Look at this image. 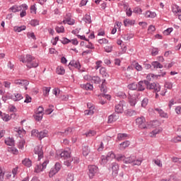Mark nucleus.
Instances as JSON below:
<instances>
[{"instance_id": "f257e3e1", "label": "nucleus", "mask_w": 181, "mask_h": 181, "mask_svg": "<svg viewBox=\"0 0 181 181\" xmlns=\"http://www.w3.org/2000/svg\"><path fill=\"white\" fill-rule=\"evenodd\" d=\"M19 60L20 62H22V63H24L28 69H33L39 66V61L36 60L35 57L29 54L21 56Z\"/></svg>"}, {"instance_id": "f03ea898", "label": "nucleus", "mask_w": 181, "mask_h": 181, "mask_svg": "<svg viewBox=\"0 0 181 181\" xmlns=\"http://www.w3.org/2000/svg\"><path fill=\"white\" fill-rule=\"evenodd\" d=\"M124 163H132L133 166H139L142 163L141 159H136L134 156L124 158Z\"/></svg>"}, {"instance_id": "7ed1b4c3", "label": "nucleus", "mask_w": 181, "mask_h": 181, "mask_svg": "<svg viewBox=\"0 0 181 181\" xmlns=\"http://www.w3.org/2000/svg\"><path fill=\"white\" fill-rule=\"evenodd\" d=\"M136 124L138 125L139 128H141V129H146V128H149V124H146V120L144 117L136 118Z\"/></svg>"}, {"instance_id": "20e7f679", "label": "nucleus", "mask_w": 181, "mask_h": 181, "mask_svg": "<svg viewBox=\"0 0 181 181\" xmlns=\"http://www.w3.org/2000/svg\"><path fill=\"white\" fill-rule=\"evenodd\" d=\"M145 85L146 86L148 90H153L156 93H159V91H160V85H159V83H149V81H145Z\"/></svg>"}, {"instance_id": "39448f33", "label": "nucleus", "mask_w": 181, "mask_h": 181, "mask_svg": "<svg viewBox=\"0 0 181 181\" xmlns=\"http://www.w3.org/2000/svg\"><path fill=\"white\" fill-rule=\"evenodd\" d=\"M49 163V160H45L42 164H37L34 168L35 173H40L43 172L46 168H47V164Z\"/></svg>"}, {"instance_id": "423d86ee", "label": "nucleus", "mask_w": 181, "mask_h": 181, "mask_svg": "<svg viewBox=\"0 0 181 181\" xmlns=\"http://www.w3.org/2000/svg\"><path fill=\"white\" fill-rule=\"evenodd\" d=\"M62 169V165L59 163H57L54 167H52L49 172V177H53L59 170Z\"/></svg>"}, {"instance_id": "0eeeda50", "label": "nucleus", "mask_w": 181, "mask_h": 181, "mask_svg": "<svg viewBox=\"0 0 181 181\" xmlns=\"http://www.w3.org/2000/svg\"><path fill=\"white\" fill-rule=\"evenodd\" d=\"M88 176L90 179H93L98 173V167L94 165H88Z\"/></svg>"}, {"instance_id": "6e6552de", "label": "nucleus", "mask_w": 181, "mask_h": 181, "mask_svg": "<svg viewBox=\"0 0 181 181\" xmlns=\"http://www.w3.org/2000/svg\"><path fill=\"white\" fill-rule=\"evenodd\" d=\"M124 107H125V102L120 101L117 105H115V112L117 114H122V112H124Z\"/></svg>"}, {"instance_id": "1a4fd4ad", "label": "nucleus", "mask_w": 181, "mask_h": 181, "mask_svg": "<svg viewBox=\"0 0 181 181\" xmlns=\"http://www.w3.org/2000/svg\"><path fill=\"white\" fill-rule=\"evenodd\" d=\"M74 131V128L73 127H69L67 128L64 132H59L57 133L58 136H67L69 135H71L73 134V132Z\"/></svg>"}, {"instance_id": "9d476101", "label": "nucleus", "mask_w": 181, "mask_h": 181, "mask_svg": "<svg viewBox=\"0 0 181 181\" xmlns=\"http://www.w3.org/2000/svg\"><path fill=\"white\" fill-rule=\"evenodd\" d=\"M34 153L38 156V159L40 160L43 158V150H42V146H37L34 148Z\"/></svg>"}, {"instance_id": "9b49d317", "label": "nucleus", "mask_w": 181, "mask_h": 181, "mask_svg": "<svg viewBox=\"0 0 181 181\" xmlns=\"http://www.w3.org/2000/svg\"><path fill=\"white\" fill-rule=\"evenodd\" d=\"M138 94H134L130 97H129V103L132 107H135L136 104V101H138Z\"/></svg>"}, {"instance_id": "f8f14e48", "label": "nucleus", "mask_w": 181, "mask_h": 181, "mask_svg": "<svg viewBox=\"0 0 181 181\" xmlns=\"http://www.w3.org/2000/svg\"><path fill=\"white\" fill-rule=\"evenodd\" d=\"M112 176H114V177H115V176H117V175H118V170L119 169V166L118 165V164L117 163H113L112 164Z\"/></svg>"}, {"instance_id": "ddd939ff", "label": "nucleus", "mask_w": 181, "mask_h": 181, "mask_svg": "<svg viewBox=\"0 0 181 181\" xmlns=\"http://www.w3.org/2000/svg\"><path fill=\"white\" fill-rule=\"evenodd\" d=\"M165 74H166V73H165V72L163 74H160V75H155L153 74H148L146 76V80H148V81H152V80H153L155 78H157L158 76L163 77V76H165Z\"/></svg>"}, {"instance_id": "4468645a", "label": "nucleus", "mask_w": 181, "mask_h": 181, "mask_svg": "<svg viewBox=\"0 0 181 181\" xmlns=\"http://www.w3.org/2000/svg\"><path fill=\"white\" fill-rule=\"evenodd\" d=\"M156 112H158L160 115V117H161V118H169V116L168 115V113L165 112V111H163L162 109H159L158 107L154 109Z\"/></svg>"}, {"instance_id": "2eb2a0df", "label": "nucleus", "mask_w": 181, "mask_h": 181, "mask_svg": "<svg viewBox=\"0 0 181 181\" xmlns=\"http://www.w3.org/2000/svg\"><path fill=\"white\" fill-rule=\"evenodd\" d=\"M129 145H131V142H129V141H125L119 144V149H120V151H124L126 148H128Z\"/></svg>"}, {"instance_id": "dca6fc26", "label": "nucleus", "mask_w": 181, "mask_h": 181, "mask_svg": "<svg viewBox=\"0 0 181 181\" xmlns=\"http://www.w3.org/2000/svg\"><path fill=\"white\" fill-rule=\"evenodd\" d=\"M67 16L68 18H66V19L63 21V23H64V25H66V23L68 25H74L75 22L74 20L71 18V14H68Z\"/></svg>"}, {"instance_id": "f3484780", "label": "nucleus", "mask_w": 181, "mask_h": 181, "mask_svg": "<svg viewBox=\"0 0 181 181\" xmlns=\"http://www.w3.org/2000/svg\"><path fill=\"white\" fill-rule=\"evenodd\" d=\"M26 11H28V5L22 4L21 9V12L20 13L21 18H23L24 16H26Z\"/></svg>"}, {"instance_id": "a211bd4d", "label": "nucleus", "mask_w": 181, "mask_h": 181, "mask_svg": "<svg viewBox=\"0 0 181 181\" xmlns=\"http://www.w3.org/2000/svg\"><path fill=\"white\" fill-rule=\"evenodd\" d=\"M162 131V128L160 127H158L156 128L154 130H153L150 134L149 136L151 138H153L155 136H156V135H158V134H160V132Z\"/></svg>"}, {"instance_id": "6ab92c4d", "label": "nucleus", "mask_w": 181, "mask_h": 181, "mask_svg": "<svg viewBox=\"0 0 181 181\" xmlns=\"http://www.w3.org/2000/svg\"><path fill=\"white\" fill-rule=\"evenodd\" d=\"M90 147H88V146H85L82 148V155L83 156H88V155L90 154Z\"/></svg>"}, {"instance_id": "aec40b11", "label": "nucleus", "mask_w": 181, "mask_h": 181, "mask_svg": "<svg viewBox=\"0 0 181 181\" xmlns=\"http://www.w3.org/2000/svg\"><path fill=\"white\" fill-rule=\"evenodd\" d=\"M136 21L135 20H130V19H125L124 20V26H134V25H135Z\"/></svg>"}, {"instance_id": "412c9836", "label": "nucleus", "mask_w": 181, "mask_h": 181, "mask_svg": "<svg viewBox=\"0 0 181 181\" xmlns=\"http://www.w3.org/2000/svg\"><path fill=\"white\" fill-rule=\"evenodd\" d=\"M23 99V96L21 93H16L13 95H11V100L13 101H21V100Z\"/></svg>"}, {"instance_id": "4be33fe9", "label": "nucleus", "mask_w": 181, "mask_h": 181, "mask_svg": "<svg viewBox=\"0 0 181 181\" xmlns=\"http://www.w3.org/2000/svg\"><path fill=\"white\" fill-rule=\"evenodd\" d=\"M118 118H119V116L118 115H111L108 117V123L111 124L112 122H115V121H117Z\"/></svg>"}, {"instance_id": "5701e85b", "label": "nucleus", "mask_w": 181, "mask_h": 181, "mask_svg": "<svg viewBox=\"0 0 181 181\" xmlns=\"http://www.w3.org/2000/svg\"><path fill=\"white\" fill-rule=\"evenodd\" d=\"M145 81H139L137 84V90L138 91H144L145 90Z\"/></svg>"}, {"instance_id": "b1692460", "label": "nucleus", "mask_w": 181, "mask_h": 181, "mask_svg": "<svg viewBox=\"0 0 181 181\" xmlns=\"http://www.w3.org/2000/svg\"><path fill=\"white\" fill-rule=\"evenodd\" d=\"M70 153H71L70 151H64L63 152H62L60 153L61 158H64V160L69 159V158H71V156L70 155Z\"/></svg>"}, {"instance_id": "393cba45", "label": "nucleus", "mask_w": 181, "mask_h": 181, "mask_svg": "<svg viewBox=\"0 0 181 181\" xmlns=\"http://www.w3.org/2000/svg\"><path fill=\"white\" fill-rule=\"evenodd\" d=\"M1 117V119H3V121H4L5 122H8V121H11V117L6 113H1V115L0 116Z\"/></svg>"}, {"instance_id": "a878e982", "label": "nucleus", "mask_w": 181, "mask_h": 181, "mask_svg": "<svg viewBox=\"0 0 181 181\" xmlns=\"http://www.w3.org/2000/svg\"><path fill=\"white\" fill-rule=\"evenodd\" d=\"M22 163L24 166H26V168H30V166H32V160L29 158H25L23 160Z\"/></svg>"}, {"instance_id": "bb28decb", "label": "nucleus", "mask_w": 181, "mask_h": 181, "mask_svg": "<svg viewBox=\"0 0 181 181\" xmlns=\"http://www.w3.org/2000/svg\"><path fill=\"white\" fill-rule=\"evenodd\" d=\"M22 5L21 6H13L9 8V11L11 12L16 13V12H21Z\"/></svg>"}, {"instance_id": "cd10ccee", "label": "nucleus", "mask_w": 181, "mask_h": 181, "mask_svg": "<svg viewBox=\"0 0 181 181\" xmlns=\"http://www.w3.org/2000/svg\"><path fill=\"white\" fill-rule=\"evenodd\" d=\"M145 18H151V19L156 17V13L151 11H146L144 14Z\"/></svg>"}, {"instance_id": "c85d7f7f", "label": "nucleus", "mask_w": 181, "mask_h": 181, "mask_svg": "<svg viewBox=\"0 0 181 181\" xmlns=\"http://www.w3.org/2000/svg\"><path fill=\"white\" fill-rule=\"evenodd\" d=\"M127 136H128V134H118L117 137V142H118V141H124V139H127Z\"/></svg>"}, {"instance_id": "c756f323", "label": "nucleus", "mask_w": 181, "mask_h": 181, "mask_svg": "<svg viewBox=\"0 0 181 181\" xmlns=\"http://www.w3.org/2000/svg\"><path fill=\"white\" fill-rule=\"evenodd\" d=\"M5 144L8 146H13V145H15V141L12 138H7L5 140Z\"/></svg>"}, {"instance_id": "7c9ffc66", "label": "nucleus", "mask_w": 181, "mask_h": 181, "mask_svg": "<svg viewBox=\"0 0 181 181\" xmlns=\"http://www.w3.org/2000/svg\"><path fill=\"white\" fill-rule=\"evenodd\" d=\"M13 30L14 32L20 33V32H22V30H26V26L25 25L15 26L13 28Z\"/></svg>"}, {"instance_id": "2f4dec72", "label": "nucleus", "mask_w": 181, "mask_h": 181, "mask_svg": "<svg viewBox=\"0 0 181 181\" xmlns=\"http://www.w3.org/2000/svg\"><path fill=\"white\" fill-rule=\"evenodd\" d=\"M100 74H101V76H103V77H105L106 78H107V77H109L110 75H108V73H107V69H105V67H102L100 69Z\"/></svg>"}, {"instance_id": "473e14b6", "label": "nucleus", "mask_w": 181, "mask_h": 181, "mask_svg": "<svg viewBox=\"0 0 181 181\" xmlns=\"http://www.w3.org/2000/svg\"><path fill=\"white\" fill-rule=\"evenodd\" d=\"M124 114L127 117H133V115H136V112L132 110H127L124 112Z\"/></svg>"}, {"instance_id": "72a5a7b5", "label": "nucleus", "mask_w": 181, "mask_h": 181, "mask_svg": "<svg viewBox=\"0 0 181 181\" xmlns=\"http://www.w3.org/2000/svg\"><path fill=\"white\" fill-rule=\"evenodd\" d=\"M25 145H26V141H25V139H21L18 144V149H22V151H23Z\"/></svg>"}, {"instance_id": "f704fd0d", "label": "nucleus", "mask_w": 181, "mask_h": 181, "mask_svg": "<svg viewBox=\"0 0 181 181\" xmlns=\"http://www.w3.org/2000/svg\"><path fill=\"white\" fill-rule=\"evenodd\" d=\"M81 87L82 88H84L85 90H93V85H91L90 83L81 84Z\"/></svg>"}, {"instance_id": "c9c22d12", "label": "nucleus", "mask_w": 181, "mask_h": 181, "mask_svg": "<svg viewBox=\"0 0 181 181\" xmlns=\"http://www.w3.org/2000/svg\"><path fill=\"white\" fill-rule=\"evenodd\" d=\"M47 130H43L42 132H40L38 136L39 139H43V138H46V136H47Z\"/></svg>"}, {"instance_id": "e433bc0d", "label": "nucleus", "mask_w": 181, "mask_h": 181, "mask_svg": "<svg viewBox=\"0 0 181 181\" xmlns=\"http://www.w3.org/2000/svg\"><path fill=\"white\" fill-rule=\"evenodd\" d=\"M20 86L25 87V90H28V86H29V81L28 80L23 79L21 81Z\"/></svg>"}, {"instance_id": "4c0bfd02", "label": "nucleus", "mask_w": 181, "mask_h": 181, "mask_svg": "<svg viewBox=\"0 0 181 181\" xmlns=\"http://www.w3.org/2000/svg\"><path fill=\"white\" fill-rule=\"evenodd\" d=\"M71 162H73V158L71 157L69 158L65 159L64 163L65 166L70 168V166H71Z\"/></svg>"}, {"instance_id": "58836bf2", "label": "nucleus", "mask_w": 181, "mask_h": 181, "mask_svg": "<svg viewBox=\"0 0 181 181\" xmlns=\"http://www.w3.org/2000/svg\"><path fill=\"white\" fill-rule=\"evenodd\" d=\"M172 11L174 13H179L180 12V8L179 6L174 4L172 6Z\"/></svg>"}, {"instance_id": "ea45409f", "label": "nucleus", "mask_w": 181, "mask_h": 181, "mask_svg": "<svg viewBox=\"0 0 181 181\" xmlns=\"http://www.w3.org/2000/svg\"><path fill=\"white\" fill-rule=\"evenodd\" d=\"M151 66H153V67H154V69H163V66L158 62H152Z\"/></svg>"}, {"instance_id": "a19ab883", "label": "nucleus", "mask_w": 181, "mask_h": 181, "mask_svg": "<svg viewBox=\"0 0 181 181\" xmlns=\"http://www.w3.org/2000/svg\"><path fill=\"white\" fill-rule=\"evenodd\" d=\"M57 74L63 75L65 73L64 68L63 66H58L56 69Z\"/></svg>"}, {"instance_id": "79ce46f5", "label": "nucleus", "mask_w": 181, "mask_h": 181, "mask_svg": "<svg viewBox=\"0 0 181 181\" xmlns=\"http://www.w3.org/2000/svg\"><path fill=\"white\" fill-rule=\"evenodd\" d=\"M150 125H151L153 128H157V127L160 125V122L158 120H154L150 122Z\"/></svg>"}, {"instance_id": "37998d69", "label": "nucleus", "mask_w": 181, "mask_h": 181, "mask_svg": "<svg viewBox=\"0 0 181 181\" xmlns=\"http://www.w3.org/2000/svg\"><path fill=\"white\" fill-rule=\"evenodd\" d=\"M106 157L109 160H111V159H115V154L114 153V152L110 151L107 154Z\"/></svg>"}, {"instance_id": "c03bdc74", "label": "nucleus", "mask_w": 181, "mask_h": 181, "mask_svg": "<svg viewBox=\"0 0 181 181\" xmlns=\"http://www.w3.org/2000/svg\"><path fill=\"white\" fill-rule=\"evenodd\" d=\"M69 66H72L73 67H75V69H80V62L77 61L71 62L69 63Z\"/></svg>"}, {"instance_id": "a18cd8bd", "label": "nucleus", "mask_w": 181, "mask_h": 181, "mask_svg": "<svg viewBox=\"0 0 181 181\" xmlns=\"http://www.w3.org/2000/svg\"><path fill=\"white\" fill-rule=\"evenodd\" d=\"M92 83H95V84H98L101 82V78L98 76H92Z\"/></svg>"}, {"instance_id": "49530a36", "label": "nucleus", "mask_w": 181, "mask_h": 181, "mask_svg": "<svg viewBox=\"0 0 181 181\" xmlns=\"http://www.w3.org/2000/svg\"><path fill=\"white\" fill-rule=\"evenodd\" d=\"M155 30H156V28H155V25H149L148 28V33L150 35H152V33H153V32H155Z\"/></svg>"}, {"instance_id": "de8ad7c7", "label": "nucleus", "mask_w": 181, "mask_h": 181, "mask_svg": "<svg viewBox=\"0 0 181 181\" xmlns=\"http://www.w3.org/2000/svg\"><path fill=\"white\" fill-rule=\"evenodd\" d=\"M128 88L129 90H138V85L135 83L128 85Z\"/></svg>"}, {"instance_id": "09e8293b", "label": "nucleus", "mask_w": 181, "mask_h": 181, "mask_svg": "<svg viewBox=\"0 0 181 181\" xmlns=\"http://www.w3.org/2000/svg\"><path fill=\"white\" fill-rule=\"evenodd\" d=\"M172 32H173V28H169L163 31V35H165V36H168V35H170V33H172Z\"/></svg>"}, {"instance_id": "8fccbe9b", "label": "nucleus", "mask_w": 181, "mask_h": 181, "mask_svg": "<svg viewBox=\"0 0 181 181\" xmlns=\"http://www.w3.org/2000/svg\"><path fill=\"white\" fill-rule=\"evenodd\" d=\"M74 180V174L69 173L66 177V181H73Z\"/></svg>"}, {"instance_id": "3c124183", "label": "nucleus", "mask_w": 181, "mask_h": 181, "mask_svg": "<svg viewBox=\"0 0 181 181\" xmlns=\"http://www.w3.org/2000/svg\"><path fill=\"white\" fill-rule=\"evenodd\" d=\"M134 66L137 71H142V70H144L142 66L139 64L137 62H135Z\"/></svg>"}, {"instance_id": "603ef678", "label": "nucleus", "mask_w": 181, "mask_h": 181, "mask_svg": "<svg viewBox=\"0 0 181 181\" xmlns=\"http://www.w3.org/2000/svg\"><path fill=\"white\" fill-rule=\"evenodd\" d=\"M115 159H117L118 160V162L123 160L124 162V159H125V156L122 155V154H118L117 156H115Z\"/></svg>"}, {"instance_id": "864d4df0", "label": "nucleus", "mask_w": 181, "mask_h": 181, "mask_svg": "<svg viewBox=\"0 0 181 181\" xmlns=\"http://www.w3.org/2000/svg\"><path fill=\"white\" fill-rule=\"evenodd\" d=\"M83 21L86 23H91V16H90V15H86L83 18Z\"/></svg>"}, {"instance_id": "5fc2aeb1", "label": "nucleus", "mask_w": 181, "mask_h": 181, "mask_svg": "<svg viewBox=\"0 0 181 181\" xmlns=\"http://www.w3.org/2000/svg\"><path fill=\"white\" fill-rule=\"evenodd\" d=\"M39 134H40V132L37 129H33L31 132L32 136H35L36 138H39Z\"/></svg>"}, {"instance_id": "6e6d98bb", "label": "nucleus", "mask_w": 181, "mask_h": 181, "mask_svg": "<svg viewBox=\"0 0 181 181\" xmlns=\"http://www.w3.org/2000/svg\"><path fill=\"white\" fill-rule=\"evenodd\" d=\"M84 114L85 115H93L94 109H89V110H85Z\"/></svg>"}, {"instance_id": "4d7b16f0", "label": "nucleus", "mask_w": 181, "mask_h": 181, "mask_svg": "<svg viewBox=\"0 0 181 181\" xmlns=\"http://www.w3.org/2000/svg\"><path fill=\"white\" fill-rule=\"evenodd\" d=\"M42 118H43V114L36 113V115H35V119L36 121H42Z\"/></svg>"}, {"instance_id": "13d9d810", "label": "nucleus", "mask_w": 181, "mask_h": 181, "mask_svg": "<svg viewBox=\"0 0 181 181\" xmlns=\"http://www.w3.org/2000/svg\"><path fill=\"white\" fill-rule=\"evenodd\" d=\"M8 152H11V153H13V155H18V149L15 147H11L8 148Z\"/></svg>"}, {"instance_id": "bf43d9fd", "label": "nucleus", "mask_w": 181, "mask_h": 181, "mask_svg": "<svg viewBox=\"0 0 181 181\" xmlns=\"http://www.w3.org/2000/svg\"><path fill=\"white\" fill-rule=\"evenodd\" d=\"M108 160H110L107 158V156H103L101 157V164L102 165H105V163H107V162H108Z\"/></svg>"}, {"instance_id": "052dcab7", "label": "nucleus", "mask_w": 181, "mask_h": 181, "mask_svg": "<svg viewBox=\"0 0 181 181\" xmlns=\"http://www.w3.org/2000/svg\"><path fill=\"white\" fill-rule=\"evenodd\" d=\"M55 30L57 32V33H64V27H57Z\"/></svg>"}, {"instance_id": "680f3d73", "label": "nucleus", "mask_w": 181, "mask_h": 181, "mask_svg": "<svg viewBox=\"0 0 181 181\" xmlns=\"http://www.w3.org/2000/svg\"><path fill=\"white\" fill-rule=\"evenodd\" d=\"M105 51L107 52V53H111V52H112V45H106L105 47Z\"/></svg>"}, {"instance_id": "e2e57ef3", "label": "nucleus", "mask_w": 181, "mask_h": 181, "mask_svg": "<svg viewBox=\"0 0 181 181\" xmlns=\"http://www.w3.org/2000/svg\"><path fill=\"white\" fill-rule=\"evenodd\" d=\"M49 93H50V88H43V94L45 97H47L49 95Z\"/></svg>"}, {"instance_id": "0e129e2a", "label": "nucleus", "mask_w": 181, "mask_h": 181, "mask_svg": "<svg viewBox=\"0 0 181 181\" xmlns=\"http://www.w3.org/2000/svg\"><path fill=\"white\" fill-rule=\"evenodd\" d=\"M97 133L94 130H90L88 133L86 134V136H94Z\"/></svg>"}, {"instance_id": "69168bd1", "label": "nucleus", "mask_w": 181, "mask_h": 181, "mask_svg": "<svg viewBox=\"0 0 181 181\" xmlns=\"http://www.w3.org/2000/svg\"><path fill=\"white\" fill-rule=\"evenodd\" d=\"M159 53V49L158 48H153L152 51H151V54L153 56H158Z\"/></svg>"}, {"instance_id": "338daca9", "label": "nucleus", "mask_w": 181, "mask_h": 181, "mask_svg": "<svg viewBox=\"0 0 181 181\" xmlns=\"http://www.w3.org/2000/svg\"><path fill=\"white\" fill-rule=\"evenodd\" d=\"M148 98H145L142 101H141V107H146L148 105Z\"/></svg>"}, {"instance_id": "774afa93", "label": "nucleus", "mask_w": 181, "mask_h": 181, "mask_svg": "<svg viewBox=\"0 0 181 181\" xmlns=\"http://www.w3.org/2000/svg\"><path fill=\"white\" fill-rule=\"evenodd\" d=\"M175 111L176 114H177V115H180V114H181V106H177L175 108Z\"/></svg>"}]
</instances>
